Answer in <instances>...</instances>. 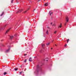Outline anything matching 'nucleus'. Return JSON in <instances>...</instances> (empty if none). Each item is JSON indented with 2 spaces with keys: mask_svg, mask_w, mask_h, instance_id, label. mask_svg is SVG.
<instances>
[{
  "mask_svg": "<svg viewBox=\"0 0 76 76\" xmlns=\"http://www.w3.org/2000/svg\"><path fill=\"white\" fill-rule=\"evenodd\" d=\"M13 0H12V1H11V3H13Z\"/></svg>",
  "mask_w": 76,
  "mask_h": 76,
  "instance_id": "obj_26",
  "label": "nucleus"
},
{
  "mask_svg": "<svg viewBox=\"0 0 76 76\" xmlns=\"http://www.w3.org/2000/svg\"><path fill=\"white\" fill-rule=\"evenodd\" d=\"M53 49V48H51V50H52Z\"/></svg>",
  "mask_w": 76,
  "mask_h": 76,
  "instance_id": "obj_36",
  "label": "nucleus"
},
{
  "mask_svg": "<svg viewBox=\"0 0 76 76\" xmlns=\"http://www.w3.org/2000/svg\"><path fill=\"white\" fill-rule=\"evenodd\" d=\"M18 69V68H15L14 69L15 70V71H17V70Z\"/></svg>",
  "mask_w": 76,
  "mask_h": 76,
  "instance_id": "obj_17",
  "label": "nucleus"
},
{
  "mask_svg": "<svg viewBox=\"0 0 76 76\" xmlns=\"http://www.w3.org/2000/svg\"><path fill=\"white\" fill-rule=\"evenodd\" d=\"M42 67L40 66L39 65H37V69L36 70L35 72V73H39V71H41L42 70Z\"/></svg>",
  "mask_w": 76,
  "mask_h": 76,
  "instance_id": "obj_1",
  "label": "nucleus"
},
{
  "mask_svg": "<svg viewBox=\"0 0 76 76\" xmlns=\"http://www.w3.org/2000/svg\"><path fill=\"white\" fill-rule=\"evenodd\" d=\"M46 34H48V31L47 30L46 32Z\"/></svg>",
  "mask_w": 76,
  "mask_h": 76,
  "instance_id": "obj_14",
  "label": "nucleus"
},
{
  "mask_svg": "<svg viewBox=\"0 0 76 76\" xmlns=\"http://www.w3.org/2000/svg\"><path fill=\"white\" fill-rule=\"evenodd\" d=\"M53 23H51V24L52 25V24Z\"/></svg>",
  "mask_w": 76,
  "mask_h": 76,
  "instance_id": "obj_32",
  "label": "nucleus"
},
{
  "mask_svg": "<svg viewBox=\"0 0 76 76\" xmlns=\"http://www.w3.org/2000/svg\"><path fill=\"white\" fill-rule=\"evenodd\" d=\"M29 61H32V60L31 58L30 57L29 58Z\"/></svg>",
  "mask_w": 76,
  "mask_h": 76,
  "instance_id": "obj_6",
  "label": "nucleus"
},
{
  "mask_svg": "<svg viewBox=\"0 0 76 76\" xmlns=\"http://www.w3.org/2000/svg\"><path fill=\"white\" fill-rule=\"evenodd\" d=\"M41 0H39V1H40Z\"/></svg>",
  "mask_w": 76,
  "mask_h": 76,
  "instance_id": "obj_39",
  "label": "nucleus"
},
{
  "mask_svg": "<svg viewBox=\"0 0 76 76\" xmlns=\"http://www.w3.org/2000/svg\"><path fill=\"white\" fill-rule=\"evenodd\" d=\"M11 29V28H10L9 29L7 30V31H6L5 34H7V33H8V32H9V31H10V29Z\"/></svg>",
  "mask_w": 76,
  "mask_h": 76,
  "instance_id": "obj_4",
  "label": "nucleus"
},
{
  "mask_svg": "<svg viewBox=\"0 0 76 76\" xmlns=\"http://www.w3.org/2000/svg\"><path fill=\"white\" fill-rule=\"evenodd\" d=\"M30 8H31V7L30 6H29V8H28L27 10H28H28H29L30 9Z\"/></svg>",
  "mask_w": 76,
  "mask_h": 76,
  "instance_id": "obj_15",
  "label": "nucleus"
},
{
  "mask_svg": "<svg viewBox=\"0 0 76 76\" xmlns=\"http://www.w3.org/2000/svg\"><path fill=\"white\" fill-rule=\"evenodd\" d=\"M19 73H20V75H21V74H22V72H19Z\"/></svg>",
  "mask_w": 76,
  "mask_h": 76,
  "instance_id": "obj_21",
  "label": "nucleus"
},
{
  "mask_svg": "<svg viewBox=\"0 0 76 76\" xmlns=\"http://www.w3.org/2000/svg\"><path fill=\"white\" fill-rule=\"evenodd\" d=\"M22 76H24V74H23Z\"/></svg>",
  "mask_w": 76,
  "mask_h": 76,
  "instance_id": "obj_34",
  "label": "nucleus"
},
{
  "mask_svg": "<svg viewBox=\"0 0 76 76\" xmlns=\"http://www.w3.org/2000/svg\"><path fill=\"white\" fill-rule=\"evenodd\" d=\"M53 42V41H52V42Z\"/></svg>",
  "mask_w": 76,
  "mask_h": 76,
  "instance_id": "obj_40",
  "label": "nucleus"
},
{
  "mask_svg": "<svg viewBox=\"0 0 76 76\" xmlns=\"http://www.w3.org/2000/svg\"><path fill=\"white\" fill-rule=\"evenodd\" d=\"M1 41H3V40H1Z\"/></svg>",
  "mask_w": 76,
  "mask_h": 76,
  "instance_id": "obj_29",
  "label": "nucleus"
},
{
  "mask_svg": "<svg viewBox=\"0 0 76 76\" xmlns=\"http://www.w3.org/2000/svg\"><path fill=\"white\" fill-rule=\"evenodd\" d=\"M36 9H34V10L33 11V12H34V10H35Z\"/></svg>",
  "mask_w": 76,
  "mask_h": 76,
  "instance_id": "obj_22",
  "label": "nucleus"
},
{
  "mask_svg": "<svg viewBox=\"0 0 76 76\" xmlns=\"http://www.w3.org/2000/svg\"><path fill=\"white\" fill-rule=\"evenodd\" d=\"M44 50H40V53H42L43 52H44Z\"/></svg>",
  "mask_w": 76,
  "mask_h": 76,
  "instance_id": "obj_7",
  "label": "nucleus"
},
{
  "mask_svg": "<svg viewBox=\"0 0 76 76\" xmlns=\"http://www.w3.org/2000/svg\"><path fill=\"white\" fill-rule=\"evenodd\" d=\"M66 22L64 25L65 26H66V24H67V22H68L69 21V18L67 17H66Z\"/></svg>",
  "mask_w": 76,
  "mask_h": 76,
  "instance_id": "obj_2",
  "label": "nucleus"
},
{
  "mask_svg": "<svg viewBox=\"0 0 76 76\" xmlns=\"http://www.w3.org/2000/svg\"><path fill=\"white\" fill-rule=\"evenodd\" d=\"M44 1H45V0H44Z\"/></svg>",
  "mask_w": 76,
  "mask_h": 76,
  "instance_id": "obj_41",
  "label": "nucleus"
},
{
  "mask_svg": "<svg viewBox=\"0 0 76 76\" xmlns=\"http://www.w3.org/2000/svg\"><path fill=\"white\" fill-rule=\"evenodd\" d=\"M13 38V36H10V39H12Z\"/></svg>",
  "mask_w": 76,
  "mask_h": 76,
  "instance_id": "obj_9",
  "label": "nucleus"
},
{
  "mask_svg": "<svg viewBox=\"0 0 76 76\" xmlns=\"http://www.w3.org/2000/svg\"><path fill=\"white\" fill-rule=\"evenodd\" d=\"M22 65H21V66H20V67L21 68H22Z\"/></svg>",
  "mask_w": 76,
  "mask_h": 76,
  "instance_id": "obj_30",
  "label": "nucleus"
},
{
  "mask_svg": "<svg viewBox=\"0 0 76 76\" xmlns=\"http://www.w3.org/2000/svg\"><path fill=\"white\" fill-rule=\"evenodd\" d=\"M44 46H45V45H44V44H42V47L43 48H44Z\"/></svg>",
  "mask_w": 76,
  "mask_h": 76,
  "instance_id": "obj_18",
  "label": "nucleus"
},
{
  "mask_svg": "<svg viewBox=\"0 0 76 76\" xmlns=\"http://www.w3.org/2000/svg\"><path fill=\"white\" fill-rule=\"evenodd\" d=\"M49 13L50 16H51V14H52V12L51 11L49 12Z\"/></svg>",
  "mask_w": 76,
  "mask_h": 76,
  "instance_id": "obj_10",
  "label": "nucleus"
},
{
  "mask_svg": "<svg viewBox=\"0 0 76 76\" xmlns=\"http://www.w3.org/2000/svg\"><path fill=\"white\" fill-rule=\"evenodd\" d=\"M4 12H2V14L1 15V16H3V15H4Z\"/></svg>",
  "mask_w": 76,
  "mask_h": 76,
  "instance_id": "obj_11",
  "label": "nucleus"
},
{
  "mask_svg": "<svg viewBox=\"0 0 76 76\" xmlns=\"http://www.w3.org/2000/svg\"><path fill=\"white\" fill-rule=\"evenodd\" d=\"M48 4L47 3H46L45 4V6H48Z\"/></svg>",
  "mask_w": 76,
  "mask_h": 76,
  "instance_id": "obj_8",
  "label": "nucleus"
},
{
  "mask_svg": "<svg viewBox=\"0 0 76 76\" xmlns=\"http://www.w3.org/2000/svg\"><path fill=\"white\" fill-rule=\"evenodd\" d=\"M26 60H27V59H26L24 61L25 63H26Z\"/></svg>",
  "mask_w": 76,
  "mask_h": 76,
  "instance_id": "obj_20",
  "label": "nucleus"
},
{
  "mask_svg": "<svg viewBox=\"0 0 76 76\" xmlns=\"http://www.w3.org/2000/svg\"><path fill=\"white\" fill-rule=\"evenodd\" d=\"M23 9H20L19 10L18 12H17V13H20V12H21L22 11H23Z\"/></svg>",
  "mask_w": 76,
  "mask_h": 76,
  "instance_id": "obj_3",
  "label": "nucleus"
},
{
  "mask_svg": "<svg viewBox=\"0 0 76 76\" xmlns=\"http://www.w3.org/2000/svg\"><path fill=\"white\" fill-rule=\"evenodd\" d=\"M50 42L48 43L47 44H46V45L47 46L48 45H50Z\"/></svg>",
  "mask_w": 76,
  "mask_h": 76,
  "instance_id": "obj_12",
  "label": "nucleus"
},
{
  "mask_svg": "<svg viewBox=\"0 0 76 76\" xmlns=\"http://www.w3.org/2000/svg\"><path fill=\"white\" fill-rule=\"evenodd\" d=\"M66 46H67V44H66L65 45V47H66Z\"/></svg>",
  "mask_w": 76,
  "mask_h": 76,
  "instance_id": "obj_25",
  "label": "nucleus"
},
{
  "mask_svg": "<svg viewBox=\"0 0 76 76\" xmlns=\"http://www.w3.org/2000/svg\"><path fill=\"white\" fill-rule=\"evenodd\" d=\"M69 39H68L67 41V42L68 43V42H69Z\"/></svg>",
  "mask_w": 76,
  "mask_h": 76,
  "instance_id": "obj_23",
  "label": "nucleus"
},
{
  "mask_svg": "<svg viewBox=\"0 0 76 76\" xmlns=\"http://www.w3.org/2000/svg\"><path fill=\"white\" fill-rule=\"evenodd\" d=\"M54 25H55V24H53V26H54Z\"/></svg>",
  "mask_w": 76,
  "mask_h": 76,
  "instance_id": "obj_33",
  "label": "nucleus"
},
{
  "mask_svg": "<svg viewBox=\"0 0 76 76\" xmlns=\"http://www.w3.org/2000/svg\"><path fill=\"white\" fill-rule=\"evenodd\" d=\"M28 10H26V11H25L24 12V13H26V12H27V11H28Z\"/></svg>",
  "mask_w": 76,
  "mask_h": 76,
  "instance_id": "obj_13",
  "label": "nucleus"
},
{
  "mask_svg": "<svg viewBox=\"0 0 76 76\" xmlns=\"http://www.w3.org/2000/svg\"><path fill=\"white\" fill-rule=\"evenodd\" d=\"M6 25L5 26H4V27H6Z\"/></svg>",
  "mask_w": 76,
  "mask_h": 76,
  "instance_id": "obj_31",
  "label": "nucleus"
},
{
  "mask_svg": "<svg viewBox=\"0 0 76 76\" xmlns=\"http://www.w3.org/2000/svg\"><path fill=\"white\" fill-rule=\"evenodd\" d=\"M48 28H50L48 27Z\"/></svg>",
  "mask_w": 76,
  "mask_h": 76,
  "instance_id": "obj_35",
  "label": "nucleus"
},
{
  "mask_svg": "<svg viewBox=\"0 0 76 76\" xmlns=\"http://www.w3.org/2000/svg\"><path fill=\"white\" fill-rule=\"evenodd\" d=\"M26 69L25 68L24 69V71H26Z\"/></svg>",
  "mask_w": 76,
  "mask_h": 76,
  "instance_id": "obj_27",
  "label": "nucleus"
},
{
  "mask_svg": "<svg viewBox=\"0 0 76 76\" xmlns=\"http://www.w3.org/2000/svg\"><path fill=\"white\" fill-rule=\"evenodd\" d=\"M10 50V48H9L6 51V53H7V52H9V50Z\"/></svg>",
  "mask_w": 76,
  "mask_h": 76,
  "instance_id": "obj_5",
  "label": "nucleus"
},
{
  "mask_svg": "<svg viewBox=\"0 0 76 76\" xmlns=\"http://www.w3.org/2000/svg\"><path fill=\"white\" fill-rule=\"evenodd\" d=\"M24 56H26V54H24Z\"/></svg>",
  "mask_w": 76,
  "mask_h": 76,
  "instance_id": "obj_24",
  "label": "nucleus"
},
{
  "mask_svg": "<svg viewBox=\"0 0 76 76\" xmlns=\"http://www.w3.org/2000/svg\"><path fill=\"white\" fill-rule=\"evenodd\" d=\"M28 19H29V18H28Z\"/></svg>",
  "mask_w": 76,
  "mask_h": 76,
  "instance_id": "obj_42",
  "label": "nucleus"
},
{
  "mask_svg": "<svg viewBox=\"0 0 76 76\" xmlns=\"http://www.w3.org/2000/svg\"><path fill=\"white\" fill-rule=\"evenodd\" d=\"M54 34H56V31H55L54 32Z\"/></svg>",
  "mask_w": 76,
  "mask_h": 76,
  "instance_id": "obj_28",
  "label": "nucleus"
},
{
  "mask_svg": "<svg viewBox=\"0 0 76 76\" xmlns=\"http://www.w3.org/2000/svg\"><path fill=\"white\" fill-rule=\"evenodd\" d=\"M6 74H7V73L6 72H4V75H6Z\"/></svg>",
  "mask_w": 76,
  "mask_h": 76,
  "instance_id": "obj_16",
  "label": "nucleus"
},
{
  "mask_svg": "<svg viewBox=\"0 0 76 76\" xmlns=\"http://www.w3.org/2000/svg\"><path fill=\"white\" fill-rule=\"evenodd\" d=\"M61 25L59 26L58 28H61Z\"/></svg>",
  "mask_w": 76,
  "mask_h": 76,
  "instance_id": "obj_19",
  "label": "nucleus"
},
{
  "mask_svg": "<svg viewBox=\"0 0 76 76\" xmlns=\"http://www.w3.org/2000/svg\"><path fill=\"white\" fill-rule=\"evenodd\" d=\"M56 45V46H57V45Z\"/></svg>",
  "mask_w": 76,
  "mask_h": 76,
  "instance_id": "obj_38",
  "label": "nucleus"
},
{
  "mask_svg": "<svg viewBox=\"0 0 76 76\" xmlns=\"http://www.w3.org/2000/svg\"><path fill=\"white\" fill-rule=\"evenodd\" d=\"M47 61H48V60H46Z\"/></svg>",
  "mask_w": 76,
  "mask_h": 76,
  "instance_id": "obj_37",
  "label": "nucleus"
}]
</instances>
